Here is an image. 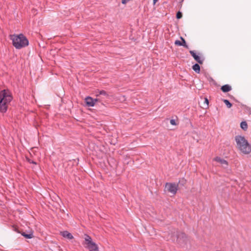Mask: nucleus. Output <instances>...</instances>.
Here are the masks:
<instances>
[{
	"label": "nucleus",
	"mask_w": 251,
	"mask_h": 251,
	"mask_svg": "<svg viewBox=\"0 0 251 251\" xmlns=\"http://www.w3.org/2000/svg\"><path fill=\"white\" fill-rule=\"evenodd\" d=\"M178 184L167 182L165 184V189L173 195H175L178 190Z\"/></svg>",
	"instance_id": "nucleus-4"
},
{
	"label": "nucleus",
	"mask_w": 251,
	"mask_h": 251,
	"mask_svg": "<svg viewBox=\"0 0 251 251\" xmlns=\"http://www.w3.org/2000/svg\"><path fill=\"white\" fill-rule=\"evenodd\" d=\"M204 102L206 103L207 105L208 104V100L207 98H205Z\"/></svg>",
	"instance_id": "nucleus-25"
},
{
	"label": "nucleus",
	"mask_w": 251,
	"mask_h": 251,
	"mask_svg": "<svg viewBox=\"0 0 251 251\" xmlns=\"http://www.w3.org/2000/svg\"><path fill=\"white\" fill-rule=\"evenodd\" d=\"M11 93L6 90L0 92V112L5 113L8 108V105L12 100Z\"/></svg>",
	"instance_id": "nucleus-2"
},
{
	"label": "nucleus",
	"mask_w": 251,
	"mask_h": 251,
	"mask_svg": "<svg viewBox=\"0 0 251 251\" xmlns=\"http://www.w3.org/2000/svg\"><path fill=\"white\" fill-rule=\"evenodd\" d=\"M29 162L30 163L36 164V163L35 162H34V161H30L29 160Z\"/></svg>",
	"instance_id": "nucleus-26"
},
{
	"label": "nucleus",
	"mask_w": 251,
	"mask_h": 251,
	"mask_svg": "<svg viewBox=\"0 0 251 251\" xmlns=\"http://www.w3.org/2000/svg\"><path fill=\"white\" fill-rule=\"evenodd\" d=\"M193 70L197 73L199 74L200 73L201 68L200 65L196 63L192 66Z\"/></svg>",
	"instance_id": "nucleus-13"
},
{
	"label": "nucleus",
	"mask_w": 251,
	"mask_h": 251,
	"mask_svg": "<svg viewBox=\"0 0 251 251\" xmlns=\"http://www.w3.org/2000/svg\"><path fill=\"white\" fill-rule=\"evenodd\" d=\"M178 239H183L185 240L187 238V235L183 232H181L177 235Z\"/></svg>",
	"instance_id": "nucleus-15"
},
{
	"label": "nucleus",
	"mask_w": 251,
	"mask_h": 251,
	"mask_svg": "<svg viewBox=\"0 0 251 251\" xmlns=\"http://www.w3.org/2000/svg\"><path fill=\"white\" fill-rule=\"evenodd\" d=\"M214 160L222 164H225L226 166L227 165V162L226 160L221 158L220 157H216L214 158Z\"/></svg>",
	"instance_id": "nucleus-12"
},
{
	"label": "nucleus",
	"mask_w": 251,
	"mask_h": 251,
	"mask_svg": "<svg viewBox=\"0 0 251 251\" xmlns=\"http://www.w3.org/2000/svg\"><path fill=\"white\" fill-rule=\"evenodd\" d=\"M61 234L63 237L67 238L69 239H72L74 238L72 234L69 232L68 231H64L61 232Z\"/></svg>",
	"instance_id": "nucleus-9"
},
{
	"label": "nucleus",
	"mask_w": 251,
	"mask_h": 251,
	"mask_svg": "<svg viewBox=\"0 0 251 251\" xmlns=\"http://www.w3.org/2000/svg\"><path fill=\"white\" fill-rule=\"evenodd\" d=\"M175 44L176 46H181V45H182V44H181V41H179V40H176L175 42Z\"/></svg>",
	"instance_id": "nucleus-23"
},
{
	"label": "nucleus",
	"mask_w": 251,
	"mask_h": 251,
	"mask_svg": "<svg viewBox=\"0 0 251 251\" xmlns=\"http://www.w3.org/2000/svg\"><path fill=\"white\" fill-rule=\"evenodd\" d=\"M88 249L89 250V251H99L97 245H95V246L89 247Z\"/></svg>",
	"instance_id": "nucleus-16"
},
{
	"label": "nucleus",
	"mask_w": 251,
	"mask_h": 251,
	"mask_svg": "<svg viewBox=\"0 0 251 251\" xmlns=\"http://www.w3.org/2000/svg\"><path fill=\"white\" fill-rule=\"evenodd\" d=\"M223 101L226 104L227 108H230L232 105V104L227 100H224Z\"/></svg>",
	"instance_id": "nucleus-19"
},
{
	"label": "nucleus",
	"mask_w": 251,
	"mask_h": 251,
	"mask_svg": "<svg viewBox=\"0 0 251 251\" xmlns=\"http://www.w3.org/2000/svg\"><path fill=\"white\" fill-rule=\"evenodd\" d=\"M157 0H153L154 3H155Z\"/></svg>",
	"instance_id": "nucleus-27"
},
{
	"label": "nucleus",
	"mask_w": 251,
	"mask_h": 251,
	"mask_svg": "<svg viewBox=\"0 0 251 251\" xmlns=\"http://www.w3.org/2000/svg\"><path fill=\"white\" fill-rule=\"evenodd\" d=\"M182 17V13L180 11L177 12L176 13V18L177 19H179L181 18Z\"/></svg>",
	"instance_id": "nucleus-21"
},
{
	"label": "nucleus",
	"mask_w": 251,
	"mask_h": 251,
	"mask_svg": "<svg viewBox=\"0 0 251 251\" xmlns=\"http://www.w3.org/2000/svg\"><path fill=\"white\" fill-rule=\"evenodd\" d=\"M240 127L244 130L246 131L248 128V124L246 121H243L240 124Z\"/></svg>",
	"instance_id": "nucleus-14"
},
{
	"label": "nucleus",
	"mask_w": 251,
	"mask_h": 251,
	"mask_svg": "<svg viewBox=\"0 0 251 251\" xmlns=\"http://www.w3.org/2000/svg\"><path fill=\"white\" fill-rule=\"evenodd\" d=\"M97 100L93 99L91 97L88 96L85 99V101L87 106L89 107H93L96 105Z\"/></svg>",
	"instance_id": "nucleus-5"
},
{
	"label": "nucleus",
	"mask_w": 251,
	"mask_h": 251,
	"mask_svg": "<svg viewBox=\"0 0 251 251\" xmlns=\"http://www.w3.org/2000/svg\"><path fill=\"white\" fill-rule=\"evenodd\" d=\"M189 52L190 54L193 57L194 59L199 64H202L203 63L204 59L201 58L200 56L198 55H197L195 52L194 50H190Z\"/></svg>",
	"instance_id": "nucleus-6"
},
{
	"label": "nucleus",
	"mask_w": 251,
	"mask_h": 251,
	"mask_svg": "<svg viewBox=\"0 0 251 251\" xmlns=\"http://www.w3.org/2000/svg\"><path fill=\"white\" fill-rule=\"evenodd\" d=\"M96 97H100V96H104L106 98H108L109 97V95L107 93V92L104 91V90H100V91H99L97 94H96Z\"/></svg>",
	"instance_id": "nucleus-10"
},
{
	"label": "nucleus",
	"mask_w": 251,
	"mask_h": 251,
	"mask_svg": "<svg viewBox=\"0 0 251 251\" xmlns=\"http://www.w3.org/2000/svg\"><path fill=\"white\" fill-rule=\"evenodd\" d=\"M11 39L14 47L17 49H21L28 45L29 42L26 37L23 34L13 35Z\"/></svg>",
	"instance_id": "nucleus-3"
},
{
	"label": "nucleus",
	"mask_w": 251,
	"mask_h": 251,
	"mask_svg": "<svg viewBox=\"0 0 251 251\" xmlns=\"http://www.w3.org/2000/svg\"><path fill=\"white\" fill-rule=\"evenodd\" d=\"M85 241L87 245V248L95 246L97 245L95 242L92 241V238L88 235H85Z\"/></svg>",
	"instance_id": "nucleus-7"
},
{
	"label": "nucleus",
	"mask_w": 251,
	"mask_h": 251,
	"mask_svg": "<svg viewBox=\"0 0 251 251\" xmlns=\"http://www.w3.org/2000/svg\"><path fill=\"white\" fill-rule=\"evenodd\" d=\"M170 124L172 125H174V126H176V121L174 119H171L170 120Z\"/></svg>",
	"instance_id": "nucleus-24"
},
{
	"label": "nucleus",
	"mask_w": 251,
	"mask_h": 251,
	"mask_svg": "<svg viewBox=\"0 0 251 251\" xmlns=\"http://www.w3.org/2000/svg\"><path fill=\"white\" fill-rule=\"evenodd\" d=\"M22 235L27 239H31L33 237L32 233L26 234L25 232H23Z\"/></svg>",
	"instance_id": "nucleus-17"
},
{
	"label": "nucleus",
	"mask_w": 251,
	"mask_h": 251,
	"mask_svg": "<svg viewBox=\"0 0 251 251\" xmlns=\"http://www.w3.org/2000/svg\"><path fill=\"white\" fill-rule=\"evenodd\" d=\"M180 39L182 41L181 42V44H182V45H181V46H183L184 48H185L186 49H188L189 48L188 46L186 44L185 39L182 37H180Z\"/></svg>",
	"instance_id": "nucleus-18"
},
{
	"label": "nucleus",
	"mask_w": 251,
	"mask_h": 251,
	"mask_svg": "<svg viewBox=\"0 0 251 251\" xmlns=\"http://www.w3.org/2000/svg\"><path fill=\"white\" fill-rule=\"evenodd\" d=\"M104 102H96V105H95V106L98 107V108H99L100 110L102 111L104 109L105 107H106Z\"/></svg>",
	"instance_id": "nucleus-8"
},
{
	"label": "nucleus",
	"mask_w": 251,
	"mask_h": 251,
	"mask_svg": "<svg viewBox=\"0 0 251 251\" xmlns=\"http://www.w3.org/2000/svg\"><path fill=\"white\" fill-rule=\"evenodd\" d=\"M186 183V180L184 178H182L181 180H179L177 184H180L182 185H184Z\"/></svg>",
	"instance_id": "nucleus-22"
},
{
	"label": "nucleus",
	"mask_w": 251,
	"mask_h": 251,
	"mask_svg": "<svg viewBox=\"0 0 251 251\" xmlns=\"http://www.w3.org/2000/svg\"><path fill=\"white\" fill-rule=\"evenodd\" d=\"M237 148L243 154H248L251 152V145L245 137L237 135L235 137Z\"/></svg>",
	"instance_id": "nucleus-1"
},
{
	"label": "nucleus",
	"mask_w": 251,
	"mask_h": 251,
	"mask_svg": "<svg viewBox=\"0 0 251 251\" xmlns=\"http://www.w3.org/2000/svg\"><path fill=\"white\" fill-rule=\"evenodd\" d=\"M104 98H103L102 96H100V97H97L95 100H97L96 102H105L104 100Z\"/></svg>",
	"instance_id": "nucleus-20"
},
{
	"label": "nucleus",
	"mask_w": 251,
	"mask_h": 251,
	"mask_svg": "<svg viewBox=\"0 0 251 251\" xmlns=\"http://www.w3.org/2000/svg\"><path fill=\"white\" fill-rule=\"evenodd\" d=\"M231 87L228 84L224 85L221 87V90L224 93L231 91Z\"/></svg>",
	"instance_id": "nucleus-11"
}]
</instances>
